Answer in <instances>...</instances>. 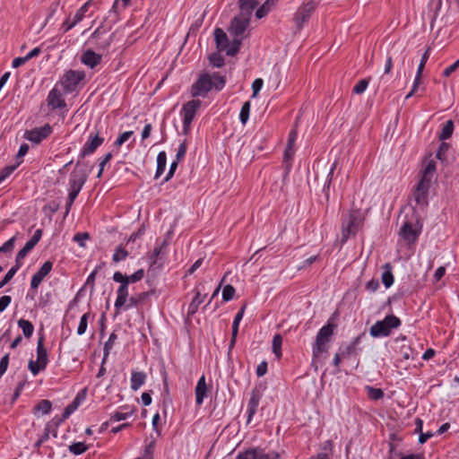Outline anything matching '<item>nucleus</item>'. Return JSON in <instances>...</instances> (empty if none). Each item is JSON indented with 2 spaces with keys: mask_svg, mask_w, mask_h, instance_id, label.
<instances>
[{
  "mask_svg": "<svg viewBox=\"0 0 459 459\" xmlns=\"http://www.w3.org/2000/svg\"><path fill=\"white\" fill-rule=\"evenodd\" d=\"M225 84L226 77L220 73H213L212 75L208 73H204L192 84L190 93L194 98H205L212 90L221 91L225 87Z\"/></svg>",
  "mask_w": 459,
  "mask_h": 459,
  "instance_id": "f257e3e1",
  "label": "nucleus"
},
{
  "mask_svg": "<svg viewBox=\"0 0 459 459\" xmlns=\"http://www.w3.org/2000/svg\"><path fill=\"white\" fill-rule=\"evenodd\" d=\"M365 216L359 208H351L346 214L342 217V242H346L351 236L362 228Z\"/></svg>",
  "mask_w": 459,
  "mask_h": 459,
  "instance_id": "f03ea898",
  "label": "nucleus"
},
{
  "mask_svg": "<svg viewBox=\"0 0 459 459\" xmlns=\"http://www.w3.org/2000/svg\"><path fill=\"white\" fill-rule=\"evenodd\" d=\"M401 325V320L394 315H388L383 320L376 322L369 329V333L374 338L386 337L393 329Z\"/></svg>",
  "mask_w": 459,
  "mask_h": 459,
  "instance_id": "7ed1b4c3",
  "label": "nucleus"
},
{
  "mask_svg": "<svg viewBox=\"0 0 459 459\" xmlns=\"http://www.w3.org/2000/svg\"><path fill=\"white\" fill-rule=\"evenodd\" d=\"M334 327L333 324L328 323L318 331L312 348L314 358H318L322 353L327 351V344L333 334Z\"/></svg>",
  "mask_w": 459,
  "mask_h": 459,
  "instance_id": "20e7f679",
  "label": "nucleus"
},
{
  "mask_svg": "<svg viewBox=\"0 0 459 459\" xmlns=\"http://www.w3.org/2000/svg\"><path fill=\"white\" fill-rule=\"evenodd\" d=\"M202 106L200 100H192L186 102L180 111L183 117V134H188L191 129V124Z\"/></svg>",
  "mask_w": 459,
  "mask_h": 459,
  "instance_id": "39448f33",
  "label": "nucleus"
},
{
  "mask_svg": "<svg viewBox=\"0 0 459 459\" xmlns=\"http://www.w3.org/2000/svg\"><path fill=\"white\" fill-rule=\"evenodd\" d=\"M48 362V352L44 347V335H40L37 343V360H30L28 368L30 372L36 376L39 371L46 368Z\"/></svg>",
  "mask_w": 459,
  "mask_h": 459,
  "instance_id": "423d86ee",
  "label": "nucleus"
},
{
  "mask_svg": "<svg viewBox=\"0 0 459 459\" xmlns=\"http://www.w3.org/2000/svg\"><path fill=\"white\" fill-rule=\"evenodd\" d=\"M88 178V167L85 163L76 162L75 168L70 174L69 189L81 191Z\"/></svg>",
  "mask_w": 459,
  "mask_h": 459,
  "instance_id": "0eeeda50",
  "label": "nucleus"
},
{
  "mask_svg": "<svg viewBox=\"0 0 459 459\" xmlns=\"http://www.w3.org/2000/svg\"><path fill=\"white\" fill-rule=\"evenodd\" d=\"M85 78L83 71L69 70L62 77L60 83L66 93L74 91L79 83Z\"/></svg>",
  "mask_w": 459,
  "mask_h": 459,
  "instance_id": "6e6552de",
  "label": "nucleus"
},
{
  "mask_svg": "<svg viewBox=\"0 0 459 459\" xmlns=\"http://www.w3.org/2000/svg\"><path fill=\"white\" fill-rule=\"evenodd\" d=\"M113 280L117 282L120 283V286L118 287L117 290V299L115 301V308L117 312H119V310L126 305L127 297H128V285L126 283V279L124 278V274H122L120 272H116L113 274Z\"/></svg>",
  "mask_w": 459,
  "mask_h": 459,
  "instance_id": "1a4fd4ad",
  "label": "nucleus"
},
{
  "mask_svg": "<svg viewBox=\"0 0 459 459\" xmlns=\"http://www.w3.org/2000/svg\"><path fill=\"white\" fill-rule=\"evenodd\" d=\"M280 454L277 452L265 453L261 447L247 448L243 452H239L236 459H280Z\"/></svg>",
  "mask_w": 459,
  "mask_h": 459,
  "instance_id": "9d476101",
  "label": "nucleus"
},
{
  "mask_svg": "<svg viewBox=\"0 0 459 459\" xmlns=\"http://www.w3.org/2000/svg\"><path fill=\"white\" fill-rule=\"evenodd\" d=\"M53 132V128L49 124H46L40 127H35L30 130H26L24 138L32 143L39 144L43 140L47 139Z\"/></svg>",
  "mask_w": 459,
  "mask_h": 459,
  "instance_id": "9b49d317",
  "label": "nucleus"
},
{
  "mask_svg": "<svg viewBox=\"0 0 459 459\" xmlns=\"http://www.w3.org/2000/svg\"><path fill=\"white\" fill-rule=\"evenodd\" d=\"M104 142V138L99 135V133L96 134L91 133L87 142L84 143L80 157L84 158L85 156L92 154L98 147H100Z\"/></svg>",
  "mask_w": 459,
  "mask_h": 459,
  "instance_id": "f8f14e48",
  "label": "nucleus"
},
{
  "mask_svg": "<svg viewBox=\"0 0 459 459\" xmlns=\"http://www.w3.org/2000/svg\"><path fill=\"white\" fill-rule=\"evenodd\" d=\"M430 183L420 180L413 192V197L416 204L419 206H425L428 204V193Z\"/></svg>",
  "mask_w": 459,
  "mask_h": 459,
  "instance_id": "ddd939ff",
  "label": "nucleus"
},
{
  "mask_svg": "<svg viewBox=\"0 0 459 459\" xmlns=\"http://www.w3.org/2000/svg\"><path fill=\"white\" fill-rule=\"evenodd\" d=\"M250 18L240 14L232 19L230 32L235 37L242 36L249 24Z\"/></svg>",
  "mask_w": 459,
  "mask_h": 459,
  "instance_id": "4468645a",
  "label": "nucleus"
},
{
  "mask_svg": "<svg viewBox=\"0 0 459 459\" xmlns=\"http://www.w3.org/2000/svg\"><path fill=\"white\" fill-rule=\"evenodd\" d=\"M316 9V4L308 2L301 6L295 13L294 20L299 28H301L303 23L306 22L310 17L311 13Z\"/></svg>",
  "mask_w": 459,
  "mask_h": 459,
  "instance_id": "2eb2a0df",
  "label": "nucleus"
},
{
  "mask_svg": "<svg viewBox=\"0 0 459 459\" xmlns=\"http://www.w3.org/2000/svg\"><path fill=\"white\" fill-rule=\"evenodd\" d=\"M41 237L42 230L39 229L34 232L32 238L27 241L24 247L17 253L15 260L17 264L21 263V261L25 258L27 254L38 244Z\"/></svg>",
  "mask_w": 459,
  "mask_h": 459,
  "instance_id": "dca6fc26",
  "label": "nucleus"
},
{
  "mask_svg": "<svg viewBox=\"0 0 459 459\" xmlns=\"http://www.w3.org/2000/svg\"><path fill=\"white\" fill-rule=\"evenodd\" d=\"M53 263L50 261L45 262L38 272L32 276L30 281L31 289L37 290L44 278L51 272Z\"/></svg>",
  "mask_w": 459,
  "mask_h": 459,
  "instance_id": "f3484780",
  "label": "nucleus"
},
{
  "mask_svg": "<svg viewBox=\"0 0 459 459\" xmlns=\"http://www.w3.org/2000/svg\"><path fill=\"white\" fill-rule=\"evenodd\" d=\"M47 101L48 105L51 107L52 109L63 108L66 106V103L62 97L61 91L56 88H53L49 91Z\"/></svg>",
  "mask_w": 459,
  "mask_h": 459,
  "instance_id": "a211bd4d",
  "label": "nucleus"
},
{
  "mask_svg": "<svg viewBox=\"0 0 459 459\" xmlns=\"http://www.w3.org/2000/svg\"><path fill=\"white\" fill-rule=\"evenodd\" d=\"M262 394L259 390L253 389L247 404V423H249L253 416L256 413Z\"/></svg>",
  "mask_w": 459,
  "mask_h": 459,
  "instance_id": "6ab92c4d",
  "label": "nucleus"
},
{
  "mask_svg": "<svg viewBox=\"0 0 459 459\" xmlns=\"http://www.w3.org/2000/svg\"><path fill=\"white\" fill-rule=\"evenodd\" d=\"M366 336V333L363 332L359 335H358L350 344H348L342 351V356L343 358H349L351 356H357L359 352L361 351V348L359 347L360 341L363 337Z\"/></svg>",
  "mask_w": 459,
  "mask_h": 459,
  "instance_id": "aec40b11",
  "label": "nucleus"
},
{
  "mask_svg": "<svg viewBox=\"0 0 459 459\" xmlns=\"http://www.w3.org/2000/svg\"><path fill=\"white\" fill-rule=\"evenodd\" d=\"M85 397V390H83L82 393H79L75 398L74 399V401L68 404L65 410H64V412L62 414V417L61 419L58 420V422L56 423V425L64 420H65L66 419H68L70 417V415L77 410V408L79 407L81 402L84 399Z\"/></svg>",
  "mask_w": 459,
  "mask_h": 459,
  "instance_id": "412c9836",
  "label": "nucleus"
},
{
  "mask_svg": "<svg viewBox=\"0 0 459 459\" xmlns=\"http://www.w3.org/2000/svg\"><path fill=\"white\" fill-rule=\"evenodd\" d=\"M247 307V304L243 305L238 312L236 314L233 324H232V331H231V339L230 342V349L233 348L236 343L237 335L238 333L239 323L243 318L245 310Z\"/></svg>",
  "mask_w": 459,
  "mask_h": 459,
  "instance_id": "4be33fe9",
  "label": "nucleus"
},
{
  "mask_svg": "<svg viewBox=\"0 0 459 459\" xmlns=\"http://www.w3.org/2000/svg\"><path fill=\"white\" fill-rule=\"evenodd\" d=\"M81 61L85 65L94 68L101 61V56L92 50H86L81 56Z\"/></svg>",
  "mask_w": 459,
  "mask_h": 459,
  "instance_id": "5701e85b",
  "label": "nucleus"
},
{
  "mask_svg": "<svg viewBox=\"0 0 459 459\" xmlns=\"http://www.w3.org/2000/svg\"><path fill=\"white\" fill-rule=\"evenodd\" d=\"M400 234L408 243H414L417 240L419 235V233L413 230L411 222H404L400 230Z\"/></svg>",
  "mask_w": 459,
  "mask_h": 459,
  "instance_id": "b1692460",
  "label": "nucleus"
},
{
  "mask_svg": "<svg viewBox=\"0 0 459 459\" xmlns=\"http://www.w3.org/2000/svg\"><path fill=\"white\" fill-rule=\"evenodd\" d=\"M207 385L205 383V377L202 376L195 386V401L198 405H201L204 402V399L206 395Z\"/></svg>",
  "mask_w": 459,
  "mask_h": 459,
  "instance_id": "393cba45",
  "label": "nucleus"
},
{
  "mask_svg": "<svg viewBox=\"0 0 459 459\" xmlns=\"http://www.w3.org/2000/svg\"><path fill=\"white\" fill-rule=\"evenodd\" d=\"M257 0H238V6L244 16L250 18L253 10L258 5Z\"/></svg>",
  "mask_w": 459,
  "mask_h": 459,
  "instance_id": "a878e982",
  "label": "nucleus"
},
{
  "mask_svg": "<svg viewBox=\"0 0 459 459\" xmlns=\"http://www.w3.org/2000/svg\"><path fill=\"white\" fill-rule=\"evenodd\" d=\"M166 245L164 241L160 246L155 247L153 252L150 255L149 259L151 261L150 270H156L162 267V262L160 261L159 256L161 253L162 247Z\"/></svg>",
  "mask_w": 459,
  "mask_h": 459,
  "instance_id": "bb28decb",
  "label": "nucleus"
},
{
  "mask_svg": "<svg viewBox=\"0 0 459 459\" xmlns=\"http://www.w3.org/2000/svg\"><path fill=\"white\" fill-rule=\"evenodd\" d=\"M214 38L217 45V48L220 51H224L226 47H228L229 39L227 34L224 32L222 29L217 28L214 30Z\"/></svg>",
  "mask_w": 459,
  "mask_h": 459,
  "instance_id": "cd10ccee",
  "label": "nucleus"
},
{
  "mask_svg": "<svg viewBox=\"0 0 459 459\" xmlns=\"http://www.w3.org/2000/svg\"><path fill=\"white\" fill-rule=\"evenodd\" d=\"M146 374L144 372L133 371L131 376V389L138 390L145 382Z\"/></svg>",
  "mask_w": 459,
  "mask_h": 459,
  "instance_id": "c85d7f7f",
  "label": "nucleus"
},
{
  "mask_svg": "<svg viewBox=\"0 0 459 459\" xmlns=\"http://www.w3.org/2000/svg\"><path fill=\"white\" fill-rule=\"evenodd\" d=\"M167 165V155L165 152H160L157 156V169L155 178H159L164 172Z\"/></svg>",
  "mask_w": 459,
  "mask_h": 459,
  "instance_id": "c756f323",
  "label": "nucleus"
},
{
  "mask_svg": "<svg viewBox=\"0 0 459 459\" xmlns=\"http://www.w3.org/2000/svg\"><path fill=\"white\" fill-rule=\"evenodd\" d=\"M436 171V162L434 160H429L423 170L422 177L420 180L431 183L434 172Z\"/></svg>",
  "mask_w": 459,
  "mask_h": 459,
  "instance_id": "7c9ffc66",
  "label": "nucleus"
},
{
  "mask_svg": "<svg viewBox=\"0 0 459 459\" xmlns=\"http://www.w3.org/2000/svg\"><path fill=\"white\" fill-rule=\"evenodd\" d=\"M385 271L382 274V282L385 288H389L394 283V275L392 273V266L390 264L384 265Z\"/></svg>",
  "mask_w": 459,
  "mask_h": 459,
  "instance_id": "2f4dec72",
  "label": "nucleus"
},
{
  "mask_svg": "<svg viewBox=\"0 0 459 459\" xmlns=\"http://www.w3.org/2000/svg\"><path fill=\"white\" fill-rule=\"evenodd\" d=\"M454 127H455V126H454L453 120H451V119L447 120L446 122V124L444 125L442 131L438 136L439 140L445 141V140L449 139L453 134Z\"/></svg>",
  "mask_w": 459,
  "mask_h": 459,
  "instance_id": "473e14b6",
  "label": "nucleus"
},
{
  "mask_svg": "<svg viewBox=\"0 0 459 459\" xmlns=\"http://www.w3.org/2000/svg\"><path fill=\"white\" fill-rule=\"evenodd\" d=\"M18 325L22 328V333L26 338H30L32 335L34 326L29 320L22 318L18 321Z\"/></svg>",
  "mask_w": 459,
  "mask_h": 459,
  "instance_id": "72a5a7b5",
  "label": "nucleus"
},
{
  "mask_svg": "<svg viewBox=\"0 0 459 459\" xmlns=\"http://www.w3.org/2000/svg\"><path fill=\"white\" fill-rule=\"evenodd\" d=\"M204 298L205 295L204 297H201L200 291L196 292V295L193 299L192 302L189 304L188 315H194L197 311L199 306L204 302Z\"/></svg>",
  "mask_w": 459,
  "mask_h": 459,
  "instance_id": "f704fd0d",
  "label": "nucleus"
},
{
  "mask_svg": "<svg viewBox=\"0 0 459 459\" xmlns=\"http://www.w3.org/2000/svg\"><path fill=\"white\" fill-rule=\"evenodd\" d=\"M21 266H22V263L17 264L15 262V265L13 266L7 272V273L4 275V277L0 281V289H2L4 286H5L13 279V277L14 276V274L17 273V271L20 269Z\"/></svg>",
  "mask_w": 459,
  "mask_h": 459,
  "instance_id": "c9c22d12",
  "label": "nucleus"
},
{
  "mask_svg": "<svg viewBox=\"0 0 459 459\" xmlns=\"http://www.w3.org/2000/svg\"><path fill=\"white\" fill-rule=\"evenodd\" d=\"M68 449L70 453L79 455L87 451L88 446L83 442H75L70 445Z\"/></svg>",
  "mask_w": 459,
  "mask_h": 459,
  "instance_id": "e433bc0d",
  "label": "nucleus"
},
{
  "mask_svg": "<svg viewBox=\"0 0 459 459\" xmlns=\"http://www.w3.org/2000/svg\"><path fill=\"white\" fill-rule=\"evenodd\" d=\"M281 335L279 333L275 334L273 338V351L278 359L281 357Z\"/></svg>",
  "mask_w": 459,
  "mask_h": 459,
  "instance_id": "4c0bfd02",
  "label": "nucleus"
},
{
  "mask_svg": "<svg viewBox=\"0 0 459 459\" xmlns=\"http://www.w3.org/2000/svg\"><path fill=\"white\" fill-rule=\"evenodd\" d=\"M128 256V252L125 249L122 245L117 247L115 253L113 254L112 260L114 263H119L125 260Z\"/></svg>",
  "mask_w": 459,
  "mask_h": 459,
  "instance_id": "58836bf2",
  "label": "nucleus"
},
{
  "mask_svg": "<svg viewBox=\"0 0 459 459\" xmlns=\"http://www.w3.org/2000/svg\"><path fill=\"white\" fill-rule=\"evenodd\" d=\"M52 409V403L48 400H41L35 407V413L40 412L41 414H48Z\"/></svg>",
  "mask_w": 459,
  "mask_h": 459,
  "instance_id": "ea45409f",
  "label": "nucleus"
},
{
  "mask_svg": "<svg viewBox=\"0 0 459 459\" xmlns=\"http://www.w3.org/2000/svg\"><path fill=\"white\" fill-rule=\"evenodd\" d=\"M241 40L240 39H233L231 43H228V47H226V54L230 56H235L240 48Z\"/></svg>",
  "mask_w": 459,
  "mask_h": 459,
  "instance_id": "a19ab883",
  "label": "nucleus"
},
{
  "mask_svg": "<svg viewBox=\"0 0 459 459\" xmlns=\"http://www.w3.org/2000/svg\"><path fill=\"white\" fill-rule=\"evenodd\" d=\"M366 390L368 396L375 401L382 399L385 395L383 390L380 388H375L368 385L366 386Z\"/></svg>",
  "mask_w": 459,
  "mask_h": 459,
  "instance_id": "79ce46f5",
  "label": "nucleus"
},
{
  "mask_svg": "<svg viewBox=\"0 0 459 459\" xmlns=\"http://www.w3.org/2000/svg\"><path fill=\"white\" fill-rule=\"evenodd\" d=\"M250 108H251L250 101H246L242 105V108H241L240 113H239V119L243 125H245L249 118Z\"/></svg>",
  "mask_w": 459,
  "mask_h": 459,
  "instance_id": "37998d69",
  "label": "nucleus"
},
{
  "mask_svg": "<svg viewBox=\"0 0 459 459\" xmlns=\"http://www.w3.org/2000/svg\"><path fill=\"white\" fill-rule=\"evenodd\" d=\"M90 316H91L90 313H85L82 316L78 328H77L78 335H82L83 333H85L87 326H88V321H89Z\"/></svg>",
  "mask_w": 459,
  "mask_h": 459,
  "instance_id": "c03bdc74",
  "label": "nucleus"
},
{
  "mask_svg": "<svg viewBox=\"0 0 459 459\" xmlns=\"http://www.w3.org/2000/svg\"><path fill=\"white\" fill-rule=\"evenodd\" d=\"M117 335L115 333H112L108 341L105 342L104 344V358H103V362L105 361V359H107V357L108 356L109 354V351L110 350L112 349L113 347V344L115 342V341L117 340Z\"/></svg>",
  "mask_w": 459,
  "mask_h": 459,
  "instance_id": "a18cd8bd",
  "label": "nucleus"
},
{
  "mask_svg": "<svg viewBox=\"0 0 459 459\" xmlns=\"http://www.w3.org/2000/svg\"><path fill=\"white\" fill-rule=\"evenodd\" d=\"M144 276V271L143 269L137 270L134 273H133L130 276L124 275V278L126 279V283L129 284L130 282H137L141 281Z\"/></svg>",
  "mask_w": 459,
  "mask_h": 459,
  "instance_id": "49530a36",
  "label": "nucleus"
},
{
  "mask_svg": "<svg viewBox=\"0 0 459 459\" xmlns=\"http://www.w3.org/2000/svg\"><path fill=\"white\" fill-rule=\"evenodd\" d=\"M235 292H236L235 288L232 285H230V284L226 285L222 290L223 300L224 301L231 300L235 295Z\"/></svg>",
  "mask_w": 459,
  "mask_h": 459,
  "instance_id": "de8ad7c7",
  "label": "nucleus"
},
{
  "mask_svg": "<svg viewBox=\"0 0 459 459\" xmlns=\"http://www.w3.org/2000/svg\"><path fill=\"white\" fill-rule=\"evenodd\" d=\"M450 148L449 143L442 142L438 147V150L437 152L436 157L437 159L440 160H446V152H448Z\"/></svg>",
  "mask_w": 459,
  "mask_h": 459,
  "instance_id": "09e8293b",
  "label": "nucleus"
},
{
  "mask_svg": "<svg viewBox=\"0 0 459 459\" xmlns=\"http://www.w3.org/2000/svg\"><path fill=\"white\" fill-rule=\"evenodd\" d=\"M91 1H88L86 2L78 11L77 13H75V15L74 16V20L75 21V22L79 23L83 18H84V15H85V13L88 11V8L91 4Z\"/></svg>",
  "mask_w": 459,
  "mask_h": 459,
  "instance_id": "8fccbe9b",
  "label": "nucleus"
},
{
  "mask_svg": "<svg viewBox=\"0 0 459 459\" xmlns=\"http://www.w3.org/2000/svg\"><path fill=\"white\" fill-rule=\"evenodd\" d=\"M369 82V79H362L357 82V84L353 87V92L356 94L363 93Z\"/></svg>",
  "mask_w": 459,
  "mask_h": 459,
  "instance_id": "3c124183",
  "label": "nucleus"
},
{
  "mask_svg": "<svg viewBox=\"0 0 459 459\" xmlns=\"http://www.w3.org/2000/svg\"><path fill=\"white\" fill-rule=\"evenodd\" d=\"M18 167V165H10L4 167L0 171V184L4 181Z\"/></svg>",
  "mask_w": 459,
  "mask_h": 459,
  "instance_id": "603ef678",
  "label": "nucleus"
},
{
  "mask_svg": "<svg viewBox=\"0 0 459 459\" xmlns=\"http://www.w3.org/2000/svg\"><path fill=\"white\" fill-rule=\"evenodd\" d=\"M133 134H134L133 131L124 132L115 141L114 145L116 147H120L124 143H126L133 135Z\"/></svg>",
  "mask_w": 459,
  "mask_h": 459,
  "instance_id": "864d4df0",
  "label": "nucleus"
},
{
  "mask_svg": "<svg viewBox=\"0 0 459 459\" xmlns=\"http://www.w3.org/2000/svg\"><path fill=\"white\" fill-rule=\"evenodd\" d=\"M429 57V48H428L425 50V52L423 53V55L421 56V59H420V62L419 64L418 70H417V74L419 75L422 74L423 69H424V67L426 65V63H427Z\"/></svg>",
  "mask_w": 459,
  "mask_h": 459,
  "instance_id": "5fc2aeb1",
  "label": "nucleus"
},
{
  "mask_svg": "<svg viewBox=\"0 0 459 459\" xmlns=\"http://www.w3.org/2000/svg\"><path fill=\"white\" fill-rule=\"evenodd\" d=\"M186 149H187L186 142L184 141L183 143H181L179 144V146L178 148L177 154H176V160L180 161L181 160L184 159V157L186 156Z\"/></svg>",
  "mask_w": 459,
  "mask_h": 459,
  "instance_id": "6e6d98bb",
  "label": "nucleus"
},
{
  "mask_svg": "<svg viewBox=\"0 0 459 459\" xmlns=\"http://www.w3.org/2000/svg\"><path fill=\"white\" fill-rule=\"evenodd\" d=\"M336 166H337V161H334L333 164H332V167L330 169V171L327 175V180H326V183L324 186V190L325 191H328L329 188H330V186H331V183H332V180H333V172H334V169H336Z\"/></svg>",
  "mask_w": 459,
  "mask_h": 459,
  "instance_id": "4d7b16f0",
  "label": "nucleus"
},
{
  "mask_svg": "<svg viewBox=\"0 0 459 459\" xmlns=\"http://www.w3.org/2000/svg\"><path fill=\"white\" fill-rule=\"evenodd\" d=\"M15 238L13 237L7 240L2 247H0V253L11 252L14 247Z\"/></svg>",
  "mask_w": 459,
  "mask_h": 459,
  "instance_id": "13d9d810",
  "label": "nucleus"
},
{
  "mask_svg": "<svg viewBox=\"0 0 459 459\" xmlns=\"http://www.w3.org/2000/svg\"><path fill=\"white\" fill-rule=\"evenodd\" d=\"M152 294H153L152 290L143 291V292L136 294L140 306L147 303V301L149 300L150 297Z\"/></svg>",
  "mask_w": 459,
  "mask_h": 459,
  "instance_id": "bf43d9fd",
  "label": "nucleus"
},
{
  "mask_svg": "<svg viewBox=\"0 0 459 459\" xmlns=\"http://www.w3.org/2000/svg\"><path fill=\"white\" fill-rule=\"evenodd\" d=\"M9 365V354H5L1 359H0V378L6 372Z\"/></svg>",
  "mask_w": 459,
  "mask_h": 459,
  "instance_id": "052dcab7",
  "label": "nucleus"
},
{
  "mask_svg": "<svg viewBox=\"0 0 459 459\" xmlns=\"http://www.w3.org/2000/svg\"><path fill=\"white\" fill-rule=\"evenodd\" d=\"M49 433H50V429H49V425H47L46 429H45V432L44 434L41 436V437L34 444V447L35 448H39L40 446L46 442L48 438H49Z\"/></svg>",
  "mask_w": 459,
  "mask_h": 459,
  "instance_id": "680f3d73",
  "label": "nucleus"
},
{
  "mask_svg": "<svg viewBox=\"0 0 459 459\" xmlns=\"http://www.w3.org/2000/svg\"><path fill=\"white\" fill-rule=\"evenodd\" d=\"M90 236L87 232L77 233L74 237V240L81 247H84V240L89 239Z\"/></svg>",
  "mask_w": 459,
  "mask_h": 459,
  "instance_id": "e2e57ef3",
  "label": "nucleus"
},
{
  "mask_svg": "<svg viewBox=\"0 0 459 459\" xmlns=\"http://www.w3.org/2000/svg\"><path fill=\"white\" fill-rule=\"evenodd\" d=\"M263 80L261 78L255 79L252 83L253 97H256L263 86Z\"/></svg>",
  "mask_w": 459,
  "mask_h": 459,
  "instance_id": "0e129e2a",
  "label": "nucleus"
},
{
  "mask_svg": "<svg viewBox=\"0 0 459 459\" xmlns=\"http://www.w3.org/2000/svg\"><path fill=\"white\" fill-rule=\"evenodd\" d=\"M458 67H459V58L454 64H452L451 65H449L448 67H446L444 70L443 75L446 77L450 76L454 72L456 71V69Z\"/></svg>",
  "mask_w": 459,
  "mask_h": 459,
  "instance_id": "69168bd1",
  "label": "nucleus"
},
{
  "mask_svg": "<svg viewBox=\"0 0 459 459\" xmlns=\"http://www.w3.org/2000/svg\"><path fill=\"white\" fill-rule=\"evenodd\" d=\"M270 12V6H267V4H264L262 6H260L256 12L255 16L258 19H261L264 17L268 13Z\"/></svg>",
  "mask_w": 459,
  "mask_h": 459,
  "instance_id": "338daca9",
  "label": "nucleus"
},
{
  "mask_svg": "<svg viewBox=\"0 0 459 459\" xmlns=\"http://www.w3.org/2000/svg\"><path fill=\"white\" fill-rule=\"evenodd\" d=\"M379 287V281L377 279H371L366 284L367 290L375 292Z\"/></svg>",
  "mask_w": 459,
  "mask_h": 459,
  "instance_id": "774afa93",
  "label": "nucleus"
}]
</instances>
